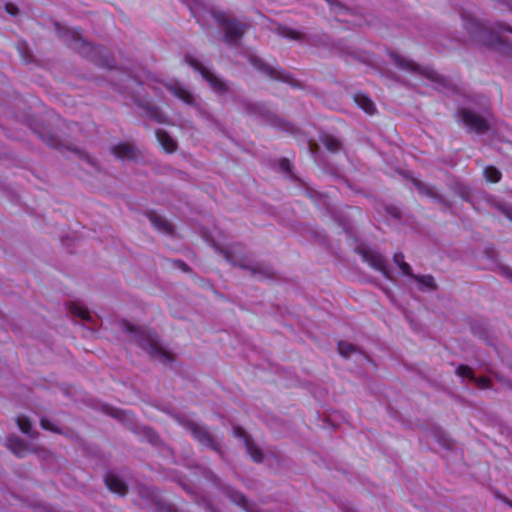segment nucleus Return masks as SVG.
I'll list each match as a JSON object with an SVG mask.
<instances>
[{"mask_svg": "<svg viewBox=\"0 0 512 512\" xmlns=\"http://www.w3.org/2000/svg\"><path fill=\"white\" fill-rule=\"evenodd\" d=\"M464 25L477 41L491 46L503 54H512L510 42L512 31L509 28L500 26L496 30H492L474 18L466 19Z\"/></svg>", "mask_w": 512, "mask_h": 512, "instance_id": "f257e3e1", "label": "nucleus"}, {"mask_svg": "<svg viewBox=\"0 0 512 512\" xmlns=\"http://www.w3.org/2000/svg\"><path fill=\"white\" fill-rule=\"evenodd\" d=\"M125 330L131 335L132 340L153 359L163 363L170 362L174 359V354L159 342L156 333L152 330L140 329L130 323L125 324Z\"/></svg>", "mask_w": 512, "mask_h": 512, "instance_id": "f03ea898", "label": "nucleus"}, {"mask_svg": "<svg viewBox=\"0 0 512 512\" xmlns=\"http://www.w3.org/2000/svg\"><path fill=\"white\" fill-rule=\"evenodd\" d=\"M186 63L191 66L196 72L200 73L203 79H205L211 88L215 92H224L226 90V83L220 78L214 75L210 69L204 65L197 57L188 54L185 56Z\"/></svg>", "mask_w": 512, "mask_h": 512, "instance_id": "7ed1b4c3", "label": "nucleus"}, {"mask_svg": "<svg viewBox=\"0 0 512 512\" xmlns=\"http://www.w3.org/2000/svg\"><path fill=\"white\" fill-rule=\"evenodd\" d=\"M393 260L404 275L411 277V286L414 285L420 291H429L434 288V280L431 276L418 277L412 275L411 268L404 261L402 254H395Z\"/></svg>", "mask_w": 512, "mask_h": 512, "instance_id": "20e7f679", "label": "nucleus"}, {"mask_svg": "<svg viewBox=\"0 0 512 512\" xmlns=\"http://www.w3.org/2000/svg\"><path fill=\"white\" fill-rule=\"evenodd\" d=\"M214 18L225 31V38L228 43L236 42L243 34L244 25L234 19H230L225 13H215Z\"/></svg>", "mask_w": 512, "mask_h": 512, "instance_id": "39448f33", "label": "nucleus"}, {"mask_svg": "<svg viewBox=\"0 0 512 512\" xmlns=\"http://www.w3.org/2000/svg\"><path fill=\"white\" fill-rule=\"evenodd\" d=\"M460 116H461V119L464 122V124L470 130H472L476 133H480V134L484 133L489 128V123L485 118L479 116L478 114H476L470 110L463 109L460 112Z\"/></svg>", "mask_w": 512, "mask_h": 512, "instance_id": "423d86ee", "label": "nucleus"}, {"mask_svg": "<svg viewBox=\"0 0 512 512\" xmlns=\"http://www.w3.org/2000/svg\"><path fill=\"white\" fill-rule=\"evenodd\" d=\"M247 57H248V61L251 63V65L258 71L262 72L263 74H266L275 79H281L284 81H288L286 75H284L282 72H280L273 65L263 61L257 55L248 53Z\"/></svg>", "mask_w": 512, "mask_h": 512, "instance_id": "0eeeda50", "label": "nucleus"}, {"mask_svg": "<svg viewBox=\"0 0 512 512\" xmlns=\"http://www.w3.org/2000/svg\"><path fill=\"white\" fill-rule=\"evenodd\" d=\"M362 257L371 267L383 273L386 278H391L388 270V264L380 253L373 250H364L362 252Z\"/></svg>", "mask_w": 512, "mask_h": 512, "instance_id": "6e6552de", "label": "nucleus"}, {"mask_svg": "<svg viewBox=\"0 0 512 512\" xmlns=\"http://www.w3.org/2000/svg\"><path fill=\"white\" fill-rule=\"evenodd\" d=\"M234 434L241 438L243 440V443L246 447V450L248 454L251 456V458L256 461L260 462L263 459V454L259 448L256 447V445L249 439V437L246 435L245 431L239 427L234 428Z\"/></svg>", "mask_w": 512, "mask_h": 512, "instance_id": "1a4fd4ad", "label": "nucleus"}, {"mask_svg": "<svg viewBox=\"0 0 512 512\" xmlns=\"http://www.w3.org/2000/svg\"><path fill=\"white\" fill-rule=\"evenodd\" d=\"M166 88L173 94L175 97L179 98L186 104H194L195 98L192 93L181 83L173 82L169 84H165Z\"/></svg>", "mask_w": 512, "mask_h": 512, "instance_id": "9d476101", "label": "nucleus"}, {"mask_svg": "<svg viewBox=\"0 0 512 512\" xmlns=\"http://www.w3.org/2000/svg\"><path fill=\"white\" fill-rule=\"evenodd\" d=\"M112 152L121 160L134 159L137 156L136 148L129 143H119L113 147Z\"/></svg>", "mask_w": 512, "mask_h": 512, "instance_id": "9b49d317", "label": "nucleus"}, {"mask_svg": "<svg viewBox=\"0 0 512 512\" xmlns=\"http://www.w3.org/2000/svg\"><path fill=\"white\" fill-rule=\"evenodd\" d=\"M105 483L108 489L116 494L124 495L127 487L124 481L116 474L109 473L105 477Z\"/></svg>", "mask_w": 512, "mask_h": 512, "instance_id": "f8f14e48", "label": "nucleus"}, {"mask_svg": "<svg viewBox=\"0 0 512 512\" xmlns=\"http://www.w3.org/2000/svg\"><path fill=\"white\" fill-rule=\"evenodd\" d=\"M156 137L166 152L171 153L175 151L177 147L176 142L168 133L161 129H158L156 130Z\"/></svg>", "mask_w": 512, "mask_h": 512, "instance_id": "ddd939ff", "label": "nucleus"}, {"mask_svg": "<svg viewBox=\"0 0 512 512\" xmlns=\"http://www.w3.org/2000/svg\"><path fill=\"white\" fill-rule=\"evenodd\" d=\"M70 312L74 317L79 318L80 320H82L84 322L88 323V322L92 321V316H91L90 312L82 303H79V302L72 303L70 305Z\"/></svg>", "mask_w": 512, "mask_h": 512, "instance_id": "4468645a", "label": "nucleus"}, {"mask_svg": "<svg viewBox=\"0 0 512 512\" xmlns=\"http://www.w3.org/2000/svg\"><path fill=\"white\" fill-rule=\"evenodd\" d=\"M391 57L393 59L394 64L397 67L411 72L419 71V67L414 62L407 58L396 54H392Z\"/></svg>", "mask_w": 512, "mask_h": 512, "instance_id": "2eb2a0df", "label": "nucleus"}, {"mask_svg": "<svg viewBox=\"0 0 512 512\" xmlns=\"http://www.w3.org/2000/svg\"><path fill=\"white\" fill-rule=\"evenodd\" d=\"M355 103L363 109L367 114H373L375 111V105L373 101L364 94H356L354 96Z\"/></svg>", "mask_w": 512, "mask_h": 512, "instance_id": "dca6fc26", "label": "nucleus"}, {"mask_svg": "<svg viewBox=\"0 0 512 512\" xmlns=\"http://www.w3.org/2000/svg\"><path fill=\"white\" fill-rule=\"evenodd\" d=\"M8 447L12 450L14 454H16L19 457H23L26 455L27 448L19 439L10 438L8 440Z\"/></svg>", "mask_w": 512, "mask_h": 512, "instance_id": "f3484780", "label": "nucleus"}, {"mask_svg": "<svg viewBox=\"0 0 512 512\" xmlns=\"http://www.w3.org/2000/svg\"><path fill=\"white\" fill-rule=\"evenodd\" d=\"M145 112H146V115L150 118V119H153L159 123H166L167 122V118L164 114H162L161 112L158 111L157 108L155 107H145Z\"/></svg>", "mask_w": 512, "mask_h": 512, "instance_id": "a211bd4d", "label": "nucleus"}, {"mask_svg": "<svg viewBox=\"0 0 512 512\" xmlns=\"http://www.w3.org/2000/svg\"><path fill=\"white\" fill-rule=\"evenodd\" d=\"M338 350H339V353L344 357H349V356L357 353L356 347L348 342H339Z\"/></svg>", "mask_w": 512, "mask_h": 512, "instance_id": "6ab92c4d", "label": "nucleus"}, {"mask_svg": "<svg viewBox=\"0 0 512 512\" xmlns=\"http://www.w3.org/2000/svg\"><path fill=\"white\" fill-rule=\"evenodd\" d=\"M484 176L486 178L487 181L489 182H498L501 178V174L500 172L494 168V167H487L485 170H484Z\"/></svg>", "mask_w": 512, "mask_h": 512, "instance_id": "aec40b11", "label": "nucleus"}, {"mask_svg": "<svg viewBox=\"0 0 512 512\" xmlns=\"http://www.w3.org/2000/svg\"><path fill=\"white\" fill-rule=\"evenodd\" d=\"M17 424L19 426V429L26 435L32 436V424L30 420L26 417H18Z\"/></svg>", "mask_w": 512, "mask_h": 512, "instance_id": "412c9836", "label": "nucleus"}, {"mask_svg": "<svg viewBox=\"0 0 512 512\" xmlns=\"http://www.w3.org/2000/svg\"><path fill=\"white\" fill-rule=\"evenodd\" d=\"M151 223L161 231H169V224L160 216L152 215L150 217Z\"/></svg>", "mask_w": 512, "mask_h": 512, "instance_id": "4be33fe9", "label": "nucleus"}, {"mask_svg": "<svg viewBox=\"0 0 512 512\" xmlns=\"http://www.w3.org/2000/svg\"><path fill=\"white\" fill-rule=\"evenodd\" d=\"M324 145L332 152H335L340 148V142L336 138L330 136L325 137Z\"/></svg>", "mask_w": 512, "mask_h": 512, "instance_id": "5701e85b", "label": "nucleus"}, {"mask_svg": "<svg viewBox=\"0 0 512 512\" xmlns=\"http://www.w3.org/2000/svg\"><path fill=\"white\" fill-rule=\"evenodd\" d=\"M456 373L461 377V378H468L470 380H475V377H474V373L473 371L471 370V368L467 367V366H459L456 370Z\"/></svg>", "mask_w": 512, "mask_h": 512, "instance_id": "b1692460", "label": "nucleus"}, {"mask_svg": "<svg viewBox=\"0 0 512 512\" xmlns=\"http://www.w3.org/2000/svg\"><path fill=\"white\" fill-rule=\"evenodd\" d=\"M41 426L46 429V430H49V431H53V432H56L57 429H56V426L48 419H41Z\"/></svg>", "mask_w": 512, "mask_h": 512, "instance_id": "393cba45", "label": "nucleus"}, {"mask_svg": "<svg viewBox=\"0 0 512 512\" xmlns=\"http://www.w3.org/2000/svg\"><path fill=\"white\" fill-rule=\"evenodd\" d=\"M193 434L196 438H198L200 441H204V438L206 437V432L202 431L199 427L193 428Z\"/></svg>", "mask_w": 512, "mask_h": 512, "instance_id": "a878e982", "label": "nucleus"}, {"mask_svg": "<svg viewBox=\"0 0 512 512\" xmlns=\"http://www.w3.org/2000/svg\"><path fill=\"white\" fill-rule=\"evenodd\" d=\"M233 501L236 502L238 505H241V506H244L245 503H246L245 497L242 494H240V493H237L233 497Z\"/></svg>", "mask_w": 512, "mask_h": 512, "instance_id": "bb28decb", "label": "nucleus"}, {"mask_svg": "<svg viewBox=\"0 0 512 512\" xmlns=\"http://www.w3.org/2000/svg\"><path fill=\"white\" fill-rule=\"evenodd\" d=\"M478 385L483 389L491 387L490 380L484 377L479 379Z\"/></svg>", "mask_w": 512, "mask_h": 512, "instance_id": "cd10ccee", "label": "nucleus"}, {"mask_svg": "<svg viewBox=\"0 0 512 512\" xmlns=\"http://www.w3.org/2000/svg\"><path fill=\"white\" fill-rule=\"evenodd\" d=\"M5 8H6V11L13 16L17 15V13H18L17 7L12 4H6Z\"/></svg>", "mask_w": 512, "mask_h": 512, "instance_id": "c85d7f7f", "label": "nucleus"}, {"mask_svg": "<svg viewBox=\"0 0 512 512\" xmlns=\"http://www.w3.org/2000/svg\"><path fill=\"white\" fill-rule=\"evenodd\" d=\"M497 129H498V131H499L500 133H502V134H503V135H502V137L504 138V140H506V141H511L510 136H509V135H505V134H504V130L506 129V126H505V125H501V126H499Z\"/></svg>", "mask_w": 512, "mask_h": 512, "instance_id": "c756f323", "label": "nucleus"}, {"mask_svg": "<svg viewBox=\"0 0 512 512\" xmlns=\"http://www.w3.org/2000/svg\"><path fill=\"white\" fill-rule=\"evenodd\" d=\"M203 237H204L205 240L211 242L214 247H217V244L215 243V241H214V239H213V237L211 235L203 232Z\"/></svg>", "mask_w": 512, "mask_h": 512, "instance_id": "7c9ffc66", "label": "nucleus"}, {"mask_svg": "<svg viewBox=\"0 0 512 512\" xmlns=\"http://www.w3.org/2000/svg\"><path fill=\"white\" fill-rule=\"evenodd\" d=\"M281 168L285 171H288L289 168H290V164H289V161L288 160H282L281 163Z\"/></svg>", "mask_w": 512, "mask_h": 512, "instance_id": "2f4dec72", "label": "nucleus"}, {"mask_svg": "<svg viewBox=\"0 0 512 512\" xmlns=\"http://www.w3.org/2000/svg\"><path fill=\"white\" fill-rule=\"evenodd\" d=\"M224 253H225V257L227 258V260H229V261H234V260L232 259V257L230 256V254H229V252H228V251H225Z\"/></svg>", "mask_w": 512, "mask_h": 512, "instance_id": "473e14b6", "label": "nucleus"}, {"mask_svg": "<svg viewBox=\"0 0 512 512\" xmlns=\"http://www.w3.org/2000/svg\"><path fill=\"white\" fill-rule=\"evenodd\" d=\"M510 275H511V280H512V271H507Z\"/></svg>", "mask_w": 512, "mask_h": 512, "instance_id": "72a5a7b5", "label": "nucleus"}, {"mask_svg": "<svg viewBox=\"0 0 512 512\" xmlns=\"http://www.w3.org/2000/svg\"><path fill=\"white\" fill-rule=\"evenodd\" d=\"M508 217L512 220V216L511 215H508Z\"/></svg>", "mask_w": 512, "mask_h": 512, "instance_id": "f704fd0d", "label": "nucleus"}]
</instances>
